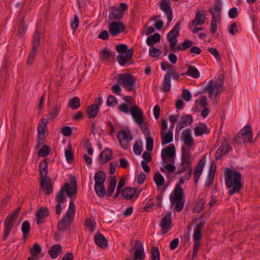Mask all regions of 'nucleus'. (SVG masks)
<instances>
[{
  "mask_svg": "<svg viewBox=\"0 0 260 260\" xmlns=\"http://www.w3.org/2000/svg\"><path fill=\"white\" fill-rule=\"evenodd\" d=\"M224 171L226 186L228 188L233 187L232 189L228 191V194L230 196H232L236 193L239 192L242 187L241 173L238 171L232 170L228 168H225Z\"/></svg>",
  "mask_w": 260,
  "mask_h": 260,
  "instance_id": "f257e3e1",
  "label": "nucleus"
},
{
  "mask_svg": "<svg viewBox=\"0 0 260 260\" xmlns=\"http://www.w3.org/2000/svg\"><path fill=\"white\" fill-rule=\"evenodd\" d=\"M70 183H66L57 192L55 198V200L57 203H63L66 201V197L64 194L65 192L67 193V196L70 198H72L74 194L77 193V182L75 176L70 175Z\"/></svg>",
  "mask_w": 260,
  "mask_h": 260,
  "instance_id": "f03ea898",
  "label": "nucleus"
},
{
  "mask_svg": "<svg viewBox=\"0 0 260 260\" xmlns=\"http://www.w3.org/2000/svg\"><path fill=\"white\" fill-rule=\"evenodd\" d=\"M184 181L183 177L179 178L178 183L175 187L173 194H171L170 198L171 205H175V210L177 212H180L182 210L185 203L184 191L181 186L184 183Z\"/></svg>",
  "mask_w": 260,
  "mask_h": 260,
  "instance_id": "7ed1b4c3",
  "label": "nucleus"
},
{
  "mask_svg": "<svg viewBox=\"0 0 260 260\" xmlns=\"http://www.w3.org/2000/svg\"><path fill=\"white\" fill-rule=\"evenodd\" d=\"M224 78V75L220 74L218 78L219 83L217 81H214L213 80H211L204 89L203 92H207L208 93L209 98L212 101L214 104H216L217 103L216 98L221 92L220 88L223 86Z\"/></svg>",
  "mask_w": 260,
  "mask_h": 260,
  "instance_id": "20e7f679",
  "label": "nucleus"
},
{
  "mask_svg": "<svg viewBox=\"0 0 260 260\" xmlns=\"http://www.w3.org/2000/svg\"><path fill=\"white\" fill-rule=\"evenodd\" d=\"M75 211L76 206L74 201L72 200L66 214L58 222L57 228L59 231L64 232L70 229L71 223L74 219Z\"/></svg>",
  "mask_w": 260,
  "mask_h": 260,
  "instance_id": "39448f33",
  "label": "nucleus"
},
{
  "mask_svg": "<svg viewBox=\"0 0 260 260\" xmlns=\"http://www.w3.org/2000/svg\"><path fill=\"white\" fill-rule=\"evenodd\" d=\"M205 222L202 220L196 225V228L193 232V252L192 254V258H194L197 257L198 252L200 246L201 245V240L202 239V231L205 226Z\"/></svg>",
  "mask_w": 260,
  "mask_h": 260,
  "instance_id": "423d86ee",
  "label": "nucleus"
},
{
  "mask_svg": "<svg viewBox=\"0 0 260 260\" xmlns=\"http://www.w3.org/2000/svg\"><path fill=\"white\" fill-rule=\"evenodd\" d=\"M252 137L251 127L250 125H246L238 133L234 141L240 144L250 143L252 142Z\"/></svg>",
  "mask_w": 260,
  "mask_h": 260,
  "instance_id": "0eeeda50",
  "label": "nucleus"
},
{
  "mask_svg": "<svg viewBox=\"0 0 260 260\" xmlns=\"http://www.w3.org/2000/svg\"><path fill=\"white\" fill-rule=\"evenodd\" d=\"M118 81L127 91H132L134 90L136 79L129 74H121L118 77Z\"/></svg>",
  "mask_w": 260,
  "mask_h": 260,
  "instance_id": "6e6552de",
  "label": "nucleus"
},
{
  "mask_svg": "<svg viewBox=\"0 0 260 260\" xmlns=\"http://www.w3.org/2000/svg\"><path fill=\"white\" fill-rule=\"evenodd\" d=\"M180 24V22H177L167 36L168 41L170 43V50L173 52L175 50V46L177 42L176 38L179 35Z\"/></svg>",
  "mask_w": 260,
  "mask_h": 260,
  "instance_id": "1a4fd4ad",
  "label": "nucleus"
},
{
  "mask_svg": "<svg viewBox=\"0 0 260 260\" xmlns=\"http://www.w3.org/2000/svg\"><path fill=\"white\" fill-rule=\"evenodd\" d=\"M176 149L173 144L162 149L161 156L164 163H175V156Z\"/></svg>",
  "mask_w": 260,
  "mask_h": 260,
  "instance_id": "9d476101",
  "label": "nucleus"
},
{
  "mask_svg": "<svg viewBox=\"0 0 260 260\" xmlns=\"http://www.w3.org/2000/svg\"><path fill=\"white\" fill-rule=\"evenodd\" d=\"M134 250H135L134 258L131 259L130 257H128L126 260H144L145 259L143 246L139 240H136L135 246L129 250V252Z\"/></svg>",
  "mask_w": 260,
  "mask_h": 260,
  "instance_id": "9b49d317",
  "label": "nucleus"
},
{
  "mask_svg": "<svg viewBox=\"0 0 260 260\" xmlns=\"http://www.w3.org/2000/svg\"><path fill=\"white\" fill-rule=\"evenodd\" d=\"M117 137L121 146L124 149H127L129 146V143L133 139L131 134H128L125 130H120L118 132Z\"/></svg>",
  "mask_w": 260,
  "mask_h": 260,
  "instance_id": "f8f14e48",
  "label": "nucleus"
},
{
  "mask_svg": "<svg viewBox=\"0 0 260 260\" xmlns=\"http://www.w3.org/2000/svg\"><path fill=\"white\" fill-rule=\"evenodd\" d=\"M109 29L111 34L115 36L123 31L125 29V26L122 22L116 21L112 22L109 24Z\"/></svg>",
  "mask_w": 260,
  "mask_h": 260,
  "instance_id": "ddd939ff",
  "label": "nucleus"
},
{
  "mask_svg": "<svg viewBox=\"0 0 260 260\" xmlns=\"http://www.w3.org/2000/svg\"><path fill=\"white\" fill-rule=\"evenodd\" d=\"M49 216V209L47 207L41 206L36 212L35 221L38 225L44 222V218Z\"/></svg>",
  "mask_w": 260,
  "mask_h": 260,
  "instance_id": "4468645a",
  "label": "nucleus"
},
{
  "mask_svg": "<svg viewBox=\"0 0 260 260\" xmlns=\"http://www.w3.org/2000/svg\"><path fill=\"white\" fill-rule=\"evenodd\" d=\"M159 6L161 10L166 14L169 22H170L173 19V12L171 7L170 1L161 0Z\"/></svg>",
  "mask_w": 260,
  "mask_h": 260,
  "instance_id": "2eb2a0df",
  "label": "nucleus"
},
{
  "mask_svg": "<svg viewBox=\"0 0 260 260\" xmlns=\"http://www.w3.org/2000/svg\"><path fill=\"white\" fill-rule=\"evenodd\" d=\"M171 223V212H168L165 216L162 218L160 222V226L162 230V234H166L169 232Z\"/></svg>",
  "mask_w": 260,
  "mask_h": 260,
  "instance_id": "dca6fc26",
  "label": "nucleus"
},
{
  "mask_svg": "<svg viewBox=\"0 0 260 260\" xmlns=\"http://www.w3.org/2000/svg\"><path fill=\"white\" fill-rule=\"evenodd\" d=\"M134 53V50L132 48L129 49L124 55H118L117 56V59L118 63L121 66H125L126 63L128 64L132 63L129 61L133 57Z\"/></svg>",
  "mask_w": 260,
  "mask_h": 260,
  "instance_id": "f3484780",
  "label": "nucleus"
},
{
  "mask_svg": "<svg viewBox=\"0 0 260 260\" xmlns=\"http://www.w3.org/2000/svg\"><path fill=\"white\" fill-rule=\"evenodd\" d=\"M231 146H230V144L228 143L226 140L225 139L215 153V159L218 160L220 159L224 154L231 151Z\"/></svg>",
  "mask_w": 260,
  "mask_h": 260,
  "instance_id": "a211bd4d",
  "label": "nucleus"
},
{
  "mask_svg": "<svg viewBox=\"0 0 260 260\" xmlns=\"http://www.w3.org/2000/svg\"><path fill=\"white\" fill-rule=\"evenodd\" d=\"M124 13L116 6H111L109 9V20L120 21L122 19Z\"/></svg>",
  "mask_w": 260,
  "mask_h": 260,
  "instance_id": "6ab92c4d",
  "label": "nucleus"
},
{
  "mask_svg": "<svg viewBox=\"0 0 260 260\" xmlns=\"http://www.w3.org/2000/svg\"><path fill=\"white\" fill-rule=\"evenodd\" d=\"M131 115L137 124L142 122L144 119L143 113L141 109L138 106L131 107L130 108Z\"/></svg>",
  "mask_w": 260,
  "mask_h": 260,
  "instance_id": "aec40b11",
  "label": "nucleus"
},
{
  "mask_svg": "<svg viewBox=\"0 0 260 260\" xmlns=\"http://www.w3.org/2000/svg\"><path fill=\"white\" fill-rule=\"evenodd\" d=\"M205 164V158H202L198 162L197 166L196 167L193 172L194 181L196 185L198 182L199 178L202 174L204 166Z\"/></svg>",
  "mask_w": 260,
  "mask_h": 260,
  "instance_id": "412c9836",
  "label": "nucleus"
},
{
  "mask_svg": "<svg viewBox=\"0 0 260 260\" xmlns=\"http://www.w3.org/2000/svg\"><path fill=\"white\" fill-rule=\"evenodd\" d=\"M41 185L45 194L49 195L53 192V185L49 178L40 179Z\"/></svg>",
  "mask_w": 260,
  "mask_h": 260,
  "instance_id": "4be33fe9",
  "label": "nucleus"
},
{
  "mask_svg": "<svg viewBox=\"0 0 260 260\" xmlns=\"http://www.w3.org/2000/svg\"><path fill=\"white\" fill-rule=\"evenodd\" d=\"M181 166H191V155L190 152L183 147L182 148Z\"/></svg>",
  "mask_w": 260,
  "mask_h": 260,
  "instance_id": "5701e85b",
  "label": "nucleus"
},
{
  "mask_svg": "<svg viewBox=\"0 0 260 260\" xmlns=\"http://www.w3.org/2000/svg\"><path fill=\"white\" fill-rule=\"evenodd\" d=\"M203 13L200 11L196 12L195 19H193L189 25V28H190L192 26H197L198 25H202L204 24L205 20L204 11Z\"/></svg>",
  "mask_w": 260,
  "mask_h": 260,
  "instance_id": "b1692460",
  "label": "nucleus"
},
{
  "mask_svg": "<svg viewBox=\"0 0 260 260\" xmlns=\"http://www.w3.org/2000/svg\"><path fill=\"white\" fill-rule=\"evenodd\" d=\"M112 151L109 148H105L99 155V161L103 164L106 163L112 158Z\"/></svg>",
  "mask_w": 260,
  "mask_h": 260,
  "instance_id": "393cba45",
  "label": "nucleus"
},
{
  "mask_svg": "<svg viewBox=\"0 0 260 260\" xmlns=\"http://www.w3.org/2000/svg\"><path fill=\"white\" fill-rule=\"evenodd\" d=\"M95 244L102 248H105L108 246V240L105 236L100 233H97L94 236Z\"/></svg>",
  "mask_w": 260,
  "mask_h": 260,
  "instance_id": "a878e982",
  "label": "nucleus"
},
{
  "mask_svg": "<svg viewBox=\"0 0 260 260\" xmlns=\"http://www.w3.org/2000/svg\"><path fill=\"white\" fill-rule=\"evenodd\" d=\"M137 188L132 187H126L121 191L122 197L126 200H131L136 194Z\"/></svg>",
  "mask_w": 260,
  "mask_h": 260,
  "instance_id": "bb28decb",
  "label": "nucleus"
},
{
  "mask_svg": "<svg viewBox=\"0 0 260 260\" xmlns=\"http://www.w3.org/2000/svg\"><path fill=\"white\" fill-rule=\"evenodd\" d=\"M115 56V52L111 51L107 48L103 49L100 54V58L104 61H109L111 58L114 59Z\"/></svg>",
  "mask_w": 260,
  "mask_h": 260,
  "instance_id": "cd10ccee",
  "label": "nucleus"
},
{
  "mask_svg": "<svg viewBox=\"0 0 260 260\" xmlns=\"http://www.w3.org/2000/svg\"><path fill=\"white\" fill-rule=\"evenodd\" d=\"M184 138V143L187 146H191L194 145V141L191 134V129L187 128L182 132Z\"/></svg>",
  "mask_w": 260,
  "mask_h": 260,
  "instance_id": "c85d7f7f",
  "label": "nucleus"
},
{
  "mask_svg": "<svg viewBox=\"0 0 260 260\" xmlns=\"http://www.w3.org/2000/svg\"><path fill=\"white\" fill-rule=\"evenodd\" d=\"M200 126L194 127V134L196 136H201L204 134H208L210 130L209 129L205 123L200 122Z\"/></svg>",
  "mask_w": 260,
  "mask_h": 260,
  "instance_id": "c756f323",
  "label": "nucleus"
},
{
  "mask_svg": "<svg viewBox=\"0 0 260 260\" xmlns=\"http://www.w3.org/2000/svg\"><path fill=\"white\" fill-rule=\"evenodd\" d=\"M161 139L162 145H166L171 143L173 139V132L169 129L168 132L165 134V131H161Z\"/></svg>",
  "mask_w": 260,
  "mask_h": 260,
  "instance_id": "7c9ffc66",
  "label": "nucleus"
},
{
  "mask_svg": "<svg viewBox=\"0 0 260 260\" xmlns=\"http://www.w3.org/2000/svg\"><path fill=\"white\" fill-rule=\"evenodd\" d=\"M40 179L47 178L48 174V164L46 159L42 160L39 164Z\"/></svg>",
  "mask_w": 260,
  "mask_h": 260,
  "instance_id": "2f4dec72",
  "label": "nucleus"
},
{
  "mask_svg": "<svg viewBox=\"0 0 260 260\" xmlns=\"http://www.w3.org/2000/svg\"><path fill=\"white\" fill-rule=\"evenodd\" d=\"M62 249V247L60 244H55L52 246L48 253L51 258H55L61 253Z\"/></svg>",
  "mask_w": 260,
  "mask_h": 260,
  "instance_id": "473e14b6",
  "label": "nucleus"
},
{
  "mask_svg": "<svg viewBox=\"0 0 260 260\" xmlns=\"http://www.w3.org/2000/svg\"><path fill=\"white\" fill-rule=\"evenodd\" d=\"M192 121L193 119L191 115L188 114L183 115L178 124V125H180V129H181L185 126L190 124Z\"/></svg>",
  "mask_w": 260,
  "mask_h": 260,
  "instance_id": "72a5a7b5",
  "label": "nucleus"
},
{
  "mask_svg": "<svg viewBox=\"0 0 260 260\" xmlns=\"http://www.w3.org/2000/svg\"><path fill=\"white\" fill-rule=\"evenodd\" d=\"M43 33L40 27L37 26L33 36L32 46L39 47L40 45V38Z\"/></svg>",
  "mask_w": 260,
  "mask_h": 260,
  "instance_id": "f704fd0d",
  "label": "nucleus"
},
{
  "mask_svg": "<svg viewBox=\"0 0 260 260\" xmlns=\"http://www.w3.org/2000/svg\"><path fill=\"white\" fill-rule=\"evenodd\" d=\"M106 178V175L104 171H99L95 173L94 175L95 185L104 184Z\"/></svg>",
  "mask_w": 260,
  "mask_h": 260,
  "instance_id": "c9c22d12",
  "label": "nucleus"
},
{
  "mask_svg": "<svg viewBox=\"0 0 260 260\" xmlns=\"http://www.w3.org/2000/svg\"><path fill=\"white\" fill-rule=\"evenodd\" d=\"M100 108L95 105H92L87 108V116L89 119L94 118L96 117Z\"/></svg>",
  "mask_w": 260,
  "mask_h": 260,
  "instance_id": "e433bc0d",
  "label": "nucleus"
},
{
  "mask_svg": "<svg viewBox=\"0 0 260 260\" xmlns=\"http://www.w3.org/2000/svg\"><path fill=\"white\" fill-rule=\"evenodd\" d=\"M209 12L212 15V19L211 21V32L212 34H215L217 30V21H218L217 19H218L217 16H216L215 13L214 11H213L212 9L211 8L209 9Z\"/></svg>",
  "mask_w": 260,
  "mask_h": 260,
  "instance_id": "4c0bfd02",
  "label": "nucleus"
},
{
  "mask_svg": "<svg viewBox=\"0 0 260 260\" xmlns=\"http://www.w3.org/2000/svg\"><path fill=\"white\" fill-rule=\"evenodd\" d=\"M186 75L196 79L199 78L200 76L199 70L196 67L192 65L188 66Z\"/></svg>",
  "mask_w": 260,
  "mask_h": 260,
  "instance_id": "58836bf2",
  "label": "nucleus"
},
{
  "mask_svg": "<svg viewBox=\"0 0 260 260\" xmlns=\"http://www.w3.org/2000/svg\"><path fill=\"white\" fill-rule=\"evenodd\" d=\"M160 35L158 33H155L153 35L149 36L146 40L147 44L151 46L155 43L159 42L160 40Z\"/></svg>",
  "mask_w": 260,
  "mask_h": 260,
  "instance_id": "ea45409f",
  "label": "nucleus"
},
{
  "mask_svg": "<svg viewBox=\"0 0 260 260\" xmlns=\"http://www.w3.org/2000/svg\"><path fill=\"white\" fill-rule=\"evenodd\" d=\"M163 90L166 93H168L171 90V74L167 73L164 78L162 83Z\"/></svg>",
  "mask_w": 260,
  "mask_h": 260,
  "instance_id": "a19ab883",
  "label": "nucleus"
},
{
  "mask_svg": "<svg viewBox=\"0 0 260 260\" xmlns=\"http://www.w3.org/2000/svg\"><path fill=\"white\" fill-rule=\"evenodd\" d=\"M48 121V119L44 118H42L39 123L37 131L38 134L40 135H44L46 129H47V123Z\"/></svg>",
  "mask_w": 260,
  "mask_h": 260,
  "instance_id": "79ce46f5",
  "label": "nucleus"
},
{
  "mask_svg": "<svg viewBox=\"0 0 260 260\" xmlns=\"http://www.w3.org/2000/svg\"><path fill=\"white\" fill-rule=\"evenodd\" d=\"M21 231L23 234V239L25 240L28 238L30 231V224L28 221L25 220L22 222Z\"/></svg>",
  "mask_w": 260,
  "mask_h": 260,
  "instance_id": "37998d69",
  "label": "nucleus"
},
{
  "mask_svg": "<svg viewBox=\"0 0 260 260\" xmlns=\"http://www.w3.org/2000/svg\"><path fill=\"white\" fill-rule=\"evenodd\" d=\"M193 43L189 40H185L181 44H179L176 48L175 51H184L189 48L192 45Z\"/></svg>",
  "mask_w": 260,
  "mask_h": 260,
  "instance_id": "c03bdc74",
  "label": "nucleus"
},
{
  "mask_svg": "<svg viewBox=\"0 0 260 260\" xmlns=\"http://www.w3.org/2000/svg\"><path fill=\"white\" fill-rule=\"evenodd\" d=\"M222 2H221V0H215V3L213 5V9H212L213 11L214 10L215 11H217V14L216 16H217V17L218 18V19H217L218 22L220 21V19H221L220 15H221V11L222 9Z\"/></svg>",
  "mask_w": 260,
  "mask_h": 260,
  "instance_id": "a18cd8bd",
  "label": "nucleus"
},
{
  "mask_svg": "<svg viewBox=\"0 0 260 260\" xmlns=\"http://www.w3.org/2000/svg\"><path fill=\"white\" fill-rule=\"evenodd\" d=\"M212 164L210 167V171L209 172L207 179L206 182V186L207 187H209L212 184L215 176V168L214 169H212Z\"/></svg>",
  "mask_w": 260,
  "mask_h": 260,
  "instance_id": "49530a36",
  "label": "nucleus"
},
{
  "mask_svg": "<svg viewBox=\"0 0 260 260\" xmlns=\"http://www.w3.org/2000/svg\"><path fill=\"white\" fill-rule=\"evenodd\" d=\"M61 109V105L56 104L52 108V110L49 113V119H53L58 116V113Z\"/></svg>",
  "mask_w": 260,
  "mask_h": 260,
  "instance_id": "de8ad7c7",
  "label": "nucleus"
},
{
  "mask_svg": "<svg viewBox=\"0 0 260 260\" xmlns=\"http://www.w3.org/2000/svg\"><path fill=\"white\" fill-rule=\"evenodd\" d=\"M117 183V180L115 177H112L110 181V185L106 191V195L108 197H111L114 191Z\"/></svg>",
  "mask_w": 260,
  "mask_h": 260,
  "instance_id": "09e8293b",
  "label": "nucleus"
},
{
  "mask_svg": "<svg viewBox=\"0 0 260 260\" xmlns=\"http://www.w3.org/2000/svg\"><path fill=\"white\" fill-rule=\"evenodd\" d=\"M140 127L141 129L145 136H149L150 135L149 130V124L148 122L144 121V119L142 122L138 124Z\"/></svg>",
  "mask_w": 260,
  "mask_h": 260,
  "instance_id": "8fccbe9b",
  "label": "nucleus"
},
{
  "mask_svg": "<svg viewBox=\"0 0 260 260\" xmlns=\"http://www.w3.org/2000/svg\"><path fill=\"white\" fill-rule=\"evenodd\" d=\"M94 189L96 194L99 197L102 198L106 195V191L104 184H99L98 186L94 185Z\"/></svg>",
  "mask_w": 260,
  "mask_h": 260,
  "instance_id": "3c124183",
  "label": "nucleus"
},
{
  "mask_svg": "<svg viewBox=\"0 0 260 260\" xmlns=\"http://www.w3.org/2000/svg\"><path fill=\"white\" fill-rule=\"evenodd\" d=\"M68 106L74 110L78 109L80 106L79 98L78 97L75 96L70 99L68 104Z\"/></svg>",
  "mask_w": 260,
  "mask_h": 260,
  "instance_id": "603ef678",
  "label": "nucleus"
},
{
  "mask_svg": "<svg viewBox=\"0 0 260 260\" xmlns=\"http://www.w3.org/2000/svg\"><path fill=\"white\" fill-rule=\"evenodd\" d=\"M153 179L155 184L158 186H162L165 183V179L163 176L159 173L158 171H157L154 174Z\"/></svg>",
  "mask_w": 260,
  "mask_h": 260,
  "instance_id": "864d4df0",
  "label": "nucleus"
},
{
  "mask_svg": "<svg viewBox=\"0 0 260 260\" xmlns=\"http://www.w3.org/2000/svg\"><path fill=\"white\" fill-rule=\"evenodd\" d=\"M205 203V200L203 199H199L196 203L195 207L193 209L194 212H201L204 208Z\"/></svg>",
  "mask_w": 260,
  "mask_h": 260,
  "instance_id": "5fc2aeb1",
  "label": "nucleus"
},
{
  "mask_svg": "<svg viewBox=\"0 0 260 260\" xmlns=\"http://www.w3.org/2000/svg\"><path fill=\"white\" fill-rule=\"evenodd\" d=\"M42 248L38 243H35L33 247L30 249V253L32 257L37 256L38 254L41 253Z\"/></svg>",
  "mask_w": 260,
  "mask_h": 260,
  "instance_id": "6e6d98bb",
  "label": "nucleus"
},
{
  "mask_svg": "<svg viewBox=\"0 0 260 260\" xmlns=\"http://www.w3.org/2000/svg\"><path fill=\"white\" fill-rule=\"evenodd\" d=\"M151 260H160V253L158 248L153 246L151 248Z\"/></svg>",
  "mask_w": 260,
  "mask_h": 260,
  "instance_id": "4d7b16f0",
  "label": "nucleus"
},
{
  "mask_svg": "<svg viewBox=\"0 0 260 260\" xmlns=\"http://www.w3.org/2000/svg\"><path fill=\"white\" fill-rule=\"evenodd\" d=\"M50 151V147L47 145H44L39 151L38 155L40 157H46L49 154Z\"/></svg>",
  "mask_w": 260,
  "mask_h": 260,
  "instance_id": "13d9d810",
  "label": "nucleus"
},
{
  "mask_svg": "<svg viewBox=\"0 0 260 260\" xmlns=\"http://www.w3.org/2000/svg\"><path fill=\"white\" fill-rule=\"evenodd\" d=\"M85 224L90 232H92L94 230L96 223L93 219H86L85 221Z\"/></svg>",
  "mask_w": 260,
  "mask_h": 260,
  "instance_id": "bf43d9fd",
  "label": "nucleus"
},
{
  "mask_svg": "<svg viewBox=\"0 0 260 260\" xmlns=\"http://www.w3.org/2000/svg\"><path fill=\"white\" fill-rule=\"evenodd\" d=\"M115 49L118 53L122 55L124 53L126 54L129 50L128 49L127 46L124 44L116 45L115 47Z\"/></svg>",
  "mask_w": 260,
  "mask_h": 260,
  "instance_id": "052dcab7",
  "label": "nucleus"
},
{
  "mask_svg": "<svg viewBox=\"0 0 260 260\" xmlns=\"http://www.w3.org/2000/svg\"><path fill=\"white\" fill-rule=\"evenodd\" d=\"M13 224L10 223L5 221V230L4 233V239H6L10 234V233L12 229Z\"/></svg>",
  "mask_w": 260,
  "mask_h": 260,
  "instance_id": "680f3d73",
  "label": "nucleus"
},
{
  "mask_svg": "<svg viewBox=\"0 0 260 260\" xmlns=\"http://www.w3.org/2000/svg\"><path fill=\"white\" fill-rule=\"evenodd\" d=\"M134 152L136 155H140L142 151V144L140 141H137L133 147Z\"/></svg>",
  "mask_w": 260,
  "mask_h": 260,
  "instance_id": "e2e57ef3",
  "label": "nucleus"
},
{
  "mask_svg": "<svg viewBox=\"0 0 260 260\" xmlns=\"http://www.w3.org/2000/svg\"><path fill=\"white\" fill-rule=\"evenodd\" d=\"M38 47L32 46V50L31 51V53L29 56V57L27 61V64H31L34 61V60L35 59V57L36 55V54L37 53V50L38 49Z\"/></svg>",
  "mask_w": 260,
  "mask_h": 260,
  "instance_id": "0e129e2a",
  "label": "nucleus"
},
{
  "mask_svg": "<svg viewBox=\"0 0 260 260\" xmlns=\"http://www.w3.org/2000/svg\"><path fill=\"white\" fill-rule=\"evenodd\" d=\"M149 55L152 57L159 56L161 54V51L154 47H151L149 49Z\"/></svg>",
  "mask_w": 260,
  "mask_h": 260,
  "instance_id": "69168bd1",
  "label": "nucleus"
},
{
  "mask_svg": "<svg viewBox=\"0 0 260 260\" xmlns=\"http://www.w3.org/2000/svg\"><path fill=\"white\" fill-rule=\"evenodd\" d=\"M146 150L148 151H152L153 149V139L151 137H146Z\"/></svg>",
  "mask_w": 260,
  "mask_h": 260,
  "instance_id": "338daca9",
  "label": "nucleus"
},
{
  "mask_svg": "<svg viewBox=\"0 0 260 260\" xmlns=\"http://www.w3.org/2000/svg\"><path fill=\"white\" fill-rule=\"evenodd\" d=\"M65 156L67 161L71 164L74 160V156L73 152L71 150H66L65 151Z\"/></svg>",
  "mask_w": 260,
  "mask_h": 260,
  "instance_id": "774afa93",
  "label": "nucleus"
}]
</instances>
